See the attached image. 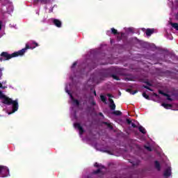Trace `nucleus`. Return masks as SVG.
Returning <instances> with one entry per match:
<instances>
[{
    "label": "nucleus",
    "mask_w": 178,
    "mask_h": 178,
    "mask_svg": "<svg viewBox=\"0 0 178 178\" xmlns=\"http://www.w3.org/2000/svg\"><path fill=\"white\" fill-rule=\"evenodd\" d=\"M66 92H67V94L70 95V93L69 92V90H66Z\"/></svg>",
    "instance_id": "25"
},
{
    "label": "nucleus",
    "mask_w": 178,
    "mask_h": 178,
    "mask_svg": "<svg viewBox=\"0 0 178 178\" xmlns=\"http://www.w3.org/2000/svg\"><path fill=\"white\" fill-rule=\"evenodd\" d=\"M139 131L143 133V134H145V133H147V131H145V129L143 127H139Z\"/></svg>",
    "instance_id": "12"
},
{
    "label": "nucleus",
    "mask_w": 178,
    "mask_h": 178,
    "mask_svg": "<svg viewBox=\"0 0 178 178\" xmlns=\"http://www.w3.org/2000/svg\"><path fill=\"white\" fill-rule=\"evenodd\" d=\"M143 97H144V98H145L146 99H148V98H149V97L145 92L143 93Z\"/></svg>",
    "instance_id": "15"
},
{
    "label": "nucleus",
    "mask_w": 178,
    "mask_h": 178,
    "mask_svg": "<svg viewBox=\"0 0 178 178\" xmlns=\"http://www.w3.org/2000/svg\"><path fill=\"white\" fill-rule=\"evenodd\" d=\"M2 70H3V68H0V79L2 77ZM7 88L8 86H3L2 83H0V88L4 90V88ZM0 99H1L3 104H6V105H10V104H13L12 113H15V112L19 109V104L17 103V101H12V99H9L6 95L3 94L1 91H0Z\"/></svg>",
    "instance_id": "1"
},
{
    "label": "nucleus",
    "mask_w": 178,
    "mask_h": 178,
    "mask_svg": "<svg viewBox=\"0 0 178 178\" xmlns=\"http://www.w3.org/2000/svg\"><path fill=\"white\" fill-rule=\"evenodd\" d=\"M146 148H147V149L148 151H151V147H146Z\"/></svg>",
    "instance_id": "22"
},
{
    "label": "nucleus",
    "mask_w": 178,
    "mask_h": 178,
    "mask_svg": "<svg viewBox=\"0 0 178 178\" xmlns=\"http://www.w3.org/2000/svg\"><path fill=\"white\" fill-rule=\"evenodd\" d=\"M154 33V29H147L146 31V35L148 36L151 35V34H153Z\"/></svg>",
    "instance_id": "11"
},
{
    "label": "nucleus",
    "mask_w": 178,
    "mask_h": 178,
    "mask_svg": "<svg viewBox=\"0 0 178 178\" xmlns=\"http://www.w3.org/2000/svg\"><path fill=\"white\" fill-rule=\"evenodd\" d=\"M113 79H115V80H119V79H118V76H113Z\"/></svg>",
    "instance_id": "20"
},
{
    "label": "nucleus",
    "mask_w": 178,
    "mask_h": 178,
    "mask_svg": "<svg viewBox=\"0 0 178 178\" xmlns=\"http://www.w3.org/2000/svg\"><path fill=\"white\" fill-rule=\"evenodd\" d=\"M107 96L108 97V98H112V95L111 94H108Z\"/></svg>",
    "instance_id": "21"
},
{
    "label": "nucleus",
    "mask_w": 178,
    "mask_h": 178,
    "mask_svg": "<svg viewBox=\"0 0 178 178\" xmlns=\"http://www.w3.org/2000/svg\"><path fill=\"white\" fill-rule=\"evenodd\" d=\"M155 166L159 170L161 169V166L159 165V163L158 161L155 162Z\"/></svg>",
    "instance_id": "13"
},
{
    "label": "nucleus",
    "mask_w": 178,
    "mask_h": 178,
    "mask_svg": "<svg viewBox=\"0 0 178 178\" xmlns=\"http://www.w3.org/2000/svg\"><path fill=\"white\" fill-rule=\"evenodd\" d=\"M172 175V170H170V168H168L167 170L164 172V176L165 177H169Z\"/></svg>",
    "instance_id": "6"
},
{
    "label": "nucleus",
    "mask_w": 178,
    "mask_h": 178,
    "mask_svg": "<svg viewBox=\"0 0 178 178\" xmlns=\"http://www.w3.org/2000/svg\"><path fill=\"white\" fill-rule=\"evenodd\" d=\"M159 92H160V94H161L162 95H164L165 97H167V99H168V101H173V100H175V95L169 96L168 94H165V93H164V92H162V91H160Z\"/></svg>",
    "instance_id": "4"
},
{
    "label": "nucleus",
    "mask_w": 178,
    "mask_h": 178,
    "mask_svg": "<svg viewBox=\"0 0 178 178\" xmlns=\"http://www.w3.org/2000/svg\"><path fill=\"white\" fill-rule=\"evenodd\" d=\"M33 44L35 45L33 47L26 44L25 49H22V50L13 53L12 54H8L6 52L1 53L0 62H2V60H9V59H12V58H16V56H23L27 49H34V48L38 47V44L35 42H34Z\"/></svg>",
    "instance_id": "2"
},
{
    "label": "nucleus",
    "mask_w": 178,
    "mask_h": 178,
    "mask_svg": "<svg viewBox=\"0 0 178 178\" xmlns=\"http://www.w3.org/2000/svg\"><path fill=\"white\" fill-rule=\"evenodd\" d=\"M110 102V107L113 111L116 108V105H115V103L113 102V100L112 99H108Z\"/></svg>",
    "instance_id": "7"
},
{
    "label": "nucleus",
    "mask_w": 178,
    "mask_h": 178,
    "mask_svg": "<svg viewBox=\"0 0 178 178\" xmlns=\"http://www.w3.org/2000/svg\"><path fill=\"white\" fill-rule=\"evenodd\" d=\"M53 22L56 27H60L62 26V22L58 19H54Z\"/></svg>",
    "instance_id": "8"
},
{
    "label": "nucleus",
    "mask_w": 178,
    "mask_h": 178,
    "mask_svg": "<svg viewBox=\"0 0 178 178\" xmlns=\"http://www.w3.org/2000/svg\"><path fill=\"white\" fill-rule=\"evenodd\" d=\"M95 166L98 167L99 166V164L98 163H95Z\"/></svg>",
    "instance_id": "23"
},
{
    "label": "nucleus",
    "mask_w": 178,
    "mask_h": 178,
    "mask_svg": "<svg viewBox=\"0 0 178 178\" xmlns=\"http://www.w3.org/2000/svg\"><path fill=\"white\" fill-rule=\"evenodd\" d=\"M100 98H101V100H102L103 102H105V101H106L105 96L101 95V96H100Z\"/></svg>",
    "instance_id": "17"
},
{
    "label": "nucleus",
    "mask_w": 178,
    "mask_h": 178,
    "mask_svg": "<svg viewBox=\"0 0 178 178\" xmlns=\"http://www.w3.org/2000/svg\"><path fill=\"white\" fill-rule=\"evenodd\" d=\"M127 123H128L129 124H130V123H131V120H129V119L127 120Z\"/></svg>",
    "instance_id": "19"
},
{
    "label": "nucleus",
    "mask_w": 178,
    "mask_h": 178,
    "mask_svg": "<svg viewBox=\"0 0 178 178\" xmlns=\"http://www.w3.org/2000/svg\"><path fill=\"white\" fill-rule=\"evenodd\" d=\"M2 29V23L0 22V30Z\"/></svg>",
    "instance_id": "24"
},
{
    "label": "nucleus",
    "mask_w": 178,
    "mask_h": 178,
    "mask_svg": "<svg viewBox=\"0 0 178 178\" xmlns=\"http://www.w3.org/2000/svg\"><path fill=\"white\" fill-rule=\"evenodd\" d=\"M132 126H133L134 127H135L134 124H132Z\"/></svg>",
    "instance_id": "28"
},
{
    "label": "nucleus",
    "mask_w": 178,
    "mask_h": 178,
    "mask_svg": "<svg viewBox=\"0 0 178 178\" xmlns=\"http://www.w3.org/2000/svg\"><path fill=\"white\" fill-rule=\"evenodd\" d=\"M8 115H12V113H8Z\"/></svg>",
    "instance_id": "27"
},
{
    "label": "nucleus",
    "mask_w": 178,
    "mask_h": 178,
    "mask_svg": "<svg viewBox=\"0 0 178 178\" xmlns=\"http://www.w3.org/2000/svg\"><path fill=\"white\" fill-rule=\"evenodd\" d=\"M114 114L120 115H122V113L120 111H114Z\"/></svg>",
    "instance_id": "18"
},
{
    "label": "nucleus",
    "mask_w": 178,
    "mask_h": 178,
    "mask_svg": "<svg viewBox=\"0 0 178 178\" xmlns=\"http://www.w3.org/2000/svg\"><path fill=\"white\" fill-rule=\"evenodd\" d=\"M7 176H9V168L0 165V177H7Z\"/></svg>",
    "instance_id": "3"
},
{
    "label": "nucleus",
    "mask_w": 178,
    "mask_h": 178,
    "mask_svg": "<svg viewBox=\"0 0 178 178\" xmlns=\"http://www.w3.org/2000/svg\"><path fill=\"white\" fill-rule=\"evenodd\" d=\"M171 26H172V27L174 29H175V30H178V24H171Z\"/></svg>",
    "instance_id": "14"
},
{
    "label": "nucleus",
    "mask_w": 178,
    "mask_h": 178,
    "mask_svg": "<svg viewBox=\"0 0 178 178\" xmlns=\"http://www.w3.org/2000/svg\"><path fill=\"white\" fill-rule=\"evenodd\" d=\"M74 126L75 129H79V134H83L84 131L83 130V128L81 127V125H80V124L76 123L74 124Z\"/></svg>",
    "instance_id": "5"
},
{
    "label": "nucleus",
    "mask_w": 178,
    "mask_h": 178,
    "mask_svg": "<svg viewBox=\"0 0 178 178\" xmlns=\"http://www.w3.org/2000/svg\"><path fill=\"white\" fill-rule=\"evenodd\" d=\"M70 97L71 101H72V102L74 104V105H79V101L75 100V99L73 98V96H72V95H70Z\"/></svg>",
    "instance_id": "9"
},
{
    "label": "nucleus",
    "mask_w": 178,
    "mask_h": 178,
    "mask_svg": "<svg viewBox=\"0 0 178 178\" xmlns=\"http://www.w3.org/2000/svg\"><path fill=\"white\" fill-rule=\"evenodd\" d=\"M76 63H74L73 64V66H76Z\"/></svg>",
    "instance_id": "26"
},
{
    "label": "nucleus",
    "mask_w": 178,
    "mask_h": 178,
    "mask_svg": "<svg viewBox=\"0 0 178 178\" xmlns=\"http://www.w3.org/2000/svg\"><path fill=\"white\" fill-rule=\"evenodd\" d=\"M111 31L113 33V34H118V31L115 29H111Z\"/></svg>",
    "instance_id": "16"
},
{
    "label": "nucleus",
    "mask_w": 178,
    "mask_h": 178,
    "mask_svg": "<svg viewBox=\"0 0 178 178\" xmlns=\"http://www.w3.org/2000/svg\"><path fill=\"white\" fill-rule=\"evenodd\" d=\"M162 106H163V108H165V109H170V108H172V105L168 104L166 103H163Z\"/></svg>",
    "instance_id": "10"
}]
</instances>
